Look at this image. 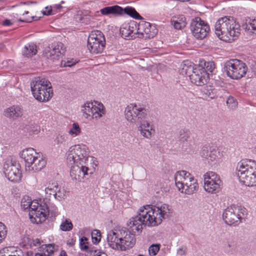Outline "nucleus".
I'll use <instances>...</instances> for the list:
<instances>
[{
	"mask_svg": "<svg viewBox=\"0 0 256 256\" xmlns=\"http://www.w3.org/2000/svg\"><path fill=\"white\" fill-rule=\"evenodd\" d=\"M94 234L95 232H92V242L94 244H96L100 241V238H98L97 236H94Z\"/></svg>",
	"mask_w": 256,
	"mask_h": 256,
	"instance_id": "obj_51",
	"label": "nucleus"
},
{
	"mask_svg": "<svg viewBox=\"0 0 256 256\" xmlns=\"http://www.w3.org/2000/svg\"><path fill=\"white\" fill-rule=\"evenodd\" d=\"M40 248L48 252V256H50L54 253V246L52 244H43Z\"/></svg>",
	"mask_w": 256,
	"mask_h": 256,
	"instance_id": "obj_41",
	"label": "nucleus"
},
{
	"mask_svg": "<svg viewBox=\"0 0 256 256\" xmlns=\"http://www.w3.org/2000/svg\"><path fill=\"white\" fill-rule=\"evenodd\" d=\"M160 244H152L148 248V252L150 255L151 256H156L157 253L160 250Z\"/></svg>",
	"mask_w": 256,
	"mask_h": 256,
	"instance_id": "obj_40",
	"label": "nucleus"
},
{
	"mask_svg": "<svg viewBox=\"0 0 256 256\" xmlns=\"http://www.w3.org/2000/svg\"><path fill=\"white\" fill-rule=\"evenodd\" d=\"M50 84V82L45 78H35L30 82V88L33 96L38 100H45L44 96L42 98V96L39 95L40 94V92L46 90Z\"/></svg>",
	"mask_w": 256,
	"mask_h": 256,
	"instance_id": "obj_19",
	"label": "nucleus"
},
{
	"mask_svg": "<svg viewBox=\"0 0 256 256\" xmlns=\"http://www.w3.org/2000/svg\"><path fill=\"white\" fill-rule=\"evenodd\" d=\"M138 32L137 26L134 23L123 24L120 28L122 36L128 40L134 38Z\"/></svg>",
	"mask_w": 256,
	"mask_h": 256,
	"instance_id": "obj_26",
	"label": "nucleus"
},
{
	"mask_svg": "<svg viewBox=\"0 0 256 256\" xmlns=\"http://www.w3.org/2000/svg\"><path fill=\"white\" fill-rule=\"evenodd\" d=\"M71 166L70 176L73 180L81 182L86 176L92 174V172L89 169L87 164H72Z\"/></svg>",
	"mask_w": 256,
	"mask_h": 256,
	"instance_id": "obj_20",
	"label": "nucleus"
},
{
	"mask_svg": "<svg viewBox=\"0 0 256 256\" xmlns=\"http://www.w3.org/2000/svg\"><path fill=\"white\" fill-rule=\"evenodd\" d=\"M37 52L36 46L34 44H28L24 48L22 54L26 57H30Z\"/></svg>",
	"mask_w": 256,
	"mask_h": 256,
	"instance_id": "obj_30",
	"label": "nucleus"
},
{
	"mask_svg": "<svg viewBox=\"0 0 256 256\" xmlns=\"http://www.w3.org/2000/svg\"><path fill=\"white\" fill-rule=\"evenodd\" d=\"M54 214L56 213V211H54Z\"/></svg>",
	"mask_w": 256,
	"mask_h": 256,
	"instance_id": "obj_62",
	"label": "nucleus"
},
{
	"mask_svg": "<svg viewBox=\"0 0 256 256\" xmlns=\"http://www.w3.org/2000/svg\"><path fill=\"white\" fill-rule=\"evenodd\" d=\"M200 66L204 70V71L206 73V74L204 76V79L206 82L207 77L210 73L212 74L215 69L214 63L212 61L205 62L204 64V66L202 64H201Z\"/></svg>",
	"mask_w": 256,
	"mask_h": 256,
	"instance_id": "obj_31",
	"label": "nucleus"
},
{
	"mask_svg": "<svg viewBox=\"0 0 256 256\" xmlns=\"http://www.w3.org/2000/svg\"><path fill=\"white\" fill-rule=\"evenodd\" d=\"M138 30V32H140L142 36L146 39L154 38L158 32V30L154 26L144 20L140 22Z\"/></svg>",
	"mask_w": 256,
	"mask_h": 256,
	"instance_id": "obj_21",
	"label": "nucleus"
},
{
	"mask_svg": "<svg viewBox=\"0 0 256 256\" xmlns=\"http://www.w3.org/2000/svg\"><path fill=\"white\" fill-rule=\"evenodd\" d=\"M59 256H67L66 252L64 250H62L60 252Z\"/></svg>",
	"mask_w": 256,
	"mask_h": 256,
	"instance_id": "obj_56",
	"label": "nucleus"
},
{
	"mask_svg": "<svg viewBox=\"0 0 256 256\" xmlns=\"http://www.w3.org/2000/svg\"><path fill=\"white\" fill-rule=\"evenodd\" d=\"M88 152L84 145H74L70 148L67 158V163L70 165L72 164H86L88 160Z\"/></svg>",
	"mask_w": 256,
	"mask_h": 256,
	"instance_id": "obj_11",
	"label": "nucleus"
},
{
	"mask_svg": "<svg viewBox=\"0 0 256 256\" xmlns=\"http://www.w3.org/2000/svg\"><path fill=\"white\" fill-rule=\"evenodd\" d=\"M32 204V200L28 196H24L21 200L22 208L26 210H30V206Z\"/></svg>",
	"mask_w": 256,
	"mask_h": 256,
	"instance_id": "obj_36",
	"label": "nucleus"
},
{
	"mask_svg": "<svg viewBox=\"0 0 256 256\" xmlns=\"http://www.w3.org/2000/svg\"><path fill=\"white\" fill-rule=\"evenodd\" d=\"M20 156L25 162L26 171L36 172L40 171L46 166V161L42 155L37 153L32 148L24 150Z\"/></svg>",
	"mask_w": 256,
	"mask_h": 256,
	"instance_id": "obj_5",
	"label": "nucleus"
},
{
	"mask_svg": "<svg viewBox=\"0 0 256 256\" xmlns=\"http://www.w3.org/2000/svg\"><path fill=\"white\" fill-rule=\"evenodd\" d=\"M80 132L81 129L78 123L72 124V128L68 131V134L73 136H78Z\"/></svg>",
	"mask_w": 256,
	"mask_h": 256,
	"instance_id": "obj_37",
	"label": "nucleus"
},
{
	"mask_svg": "<svg viewBox=\"0 0 256 256\" xmlns=\"http://www.w3.org/2000/svg\"><path fill=\"white\" fill-rule=\"evenodd\" d=\"M200 64L194 66L192 62L185 61L182 64V73L188 76L191 82L196 86H202L206 83L204 76L206 73Z\"/></svg>",
	"mask_w": 256,
	"mask_h": 256,
	"instance_id": "obj_8",
	"label": "nucleus"
},
{
	"mask_svg": "<svg viewBox=\"0 0 256 256\" xmlns=\"http://www.w3.org/2000/svg\"><path fill=\"white\" fill-rule=\"evenodd\" d=\"M203 96L206 98L210 100L215 98L218 96V90L211 86H206L203 91Z\"/></svg>",
	"mask_w": 256,
	"mask_h": 256,
	"instance_id": "obj_29",
	"label": "nucleus"
},
{
	"mask_svg": "<svg viewBox=\"0 0 256 256\" xmlns=\"http://www.w3.org/2000/svg\"><path fill=\"white\" fill-rule=\"evenodd\" d=\"M50 210L46 202L40 204L36 201H32L29 210V218L32 222L36 224L44 222L49 215Z\"/></svg>",
	"mask_w": 256,
	"mask_h": 256,
	"instance_id": "obj_10",
	"label": "nucleus"
},
{
	"mask_svg": "<svg viewBox=\"0 0 256 256\" xmlns=\"http://www.w3.org/2000/svg\"><path fill=\"white\" fill-rule=\"evenodd\" d=\"M215 32L221 40L230 42L234 40L240 34V25L232 17L224 16L216 22Z\"/></svg>",
	"mask_w": 256,
	"mask_h": 256,
	"instance_id": "obj_3",
	"label": "nucleus"
},
{
	"mask_svg": "<svg viewBox=\"0 0 256 256\" xmlns=\"http://www.w3.org/2000/svg\"><path fill=\"white\" fill-rule=\"evenodd\" d=\"M247 215V210L244 206L232 205L224 211L222 218L225 223L230 226L239 224L242 218Z\"/></svg>",
	"mask_w": 256,
	"mask_h": 256,
	"instance_id": "obj_7",
	"label": "nucleus"
},
{
	"mask_svg": "<svg viewBox=\"0 0 256 256\" xmlns=\"http://www.w3.org/2000/svg\"><path fill=\"white\" fill-rule=\"evenodd\" d=\"M64 1H62L61 2V4H64Z\"/></svg>",
	"mask_w": 256,
	"mask_h": 256,
	"instance_id": "obj_63",
	"label": "nucleus"
},
{
	"mask_svg": "<svg viewBox=\"0 0 256 256\" xmlns=\"http://www.w3.org/2000/svg\"><path fill=\"white\" fill-rule=\"evenodd\" d=\"M226 250L229 252H234L236 250V245L234 242L228 241L226 246Z\"/></svg>",
	"mask_w": 256,
	"mask_h": 256,
	"instance_id": "obj_46",
	"label": "nucleus"
},
{
	"mask_svg": "<svg viewBox=\"0 0 256 256\" xmlns=\"http://www.w3.org/2000/svg\"><path fill=\"white\" fill-rule=\"evenodd\" d=\"M254 152L256 153V148H255V149H254Z\"/></svg>",
	"mask_w": 256,
	"mask_h": 256,
	"instance_id": "obj_64",
	"label": "nucleus"
},
{
	"mask_svg": "<svg viewBox=\"0 0 256 256\" xmlns=\"http://www.w3.org/2000/svg\"><path fill=\"white\" fill-rule=\"evenodd\" d=\"M76 63V60H74L72 59L70 60H62L61 62V65L63 66L64 67H71L72 66L74 65Z\"/></svg>",
	"mask_w": 256,
	"mask_h": 256,
	"instance_id": "obj_45",
	"label": "nucleus"
},
{
	"mask_svg": "<svg viewBox=\"0 0 256 256\" xmlns=\"http://www.w3.org/2000/svg\"><path fill=\"white\" fill-rule=\"evenodd\" d=\"M46 9L48 10L47 11H45L44 12V14L46 16H50L51 14H54V13H53V9L52 6H50V8L48 6H46Z\"/></svg>",
	"mask_w": 256,
	"mask_h": 256,
	"instance_id": "obj_49",
	"label": "nucleus"
},
{
	"mask_svg": "<svg viewBox=\"0 0 256 256\" xmlns=\"http://www.w3.org/2000/svg\"><path fill=\"white\" fill-rule=\"evenodd\" d=\"M174 180L178 190L185 194H192L198 188L196 180L186 170L177 172L174 175Z\"/></svg>",
	"mask_w": 256,
	"mask_h": 256,
	"instance_id": "obj_6",
	"label": "nucleus"
},
{
	"mask_svg": "<svg viewBox=\"0 0 256 256\" xmlns=\"http://www.w3.org/2000/svg\"><path fill=\"white\" fill-rule=\"evenodd\" d=\"M40 92V94H39V95L42 96V98H43L44 96L45 99L43 100H39L40 102H44L48 100L50 98L52 97L53 94L51 84L49 86L48 88H46V90H42Z\"/></svg>",
	"mask_w": 256,
	"mask_h": 256,
	"instance_id": "obj_34",
	"label": "nucleus"
},
{
	"mask_svg": "<svg viewBox=\"0 0 256 256\" xmlns=\"http://www.w3.org/2000/svg\"><path fill=\"white\" fill-rule=\"evenodd\" d=\"M86 240H88V238L85 236H82V238H80V246L81 250L86 251L88 250V246L87 245L88 243L87 242H85V241Z\"/></svg>",
	"mask_w": 256,
	"mask_h": 256,
	"instance_id": "obj_43",
	"label": "nucleus"
},
{
	"mask_svg": "<svg viewBox=\"0 0 256 256\" xmlns=\"http://www.w3.org/2000/svg\"><path fill=\"white\" fill-rule=\"evenodd\" d=\"M250 67L252 72L256 76V62L252 61V62L250 64Z\"/></svg>",
	"mask_w": 256,
	"mask_h": 256,
	"instance_id": "obj_52",
	"label": "nucleus"
},
{
	"mask_svg": "<svg viewBox=\"0 0 256 256\" xmlns=\"http://www.w3.org/2000/svg\"><path fill=\"white\" fill-rule=\"evenodd\" d=\"M3 46V45L2 44H0V48H2Z\"/></svg>",
	"mask_w": 256,
	"mask_h": 256,
	"instance_id": "obj_61",
	"label": "nucleus"
},
{
	"mask_svg": "<svg viewBox=\"0 0 256 256\" xmlns=\"http://www.w3.org/2000/svg\"><path fill=\"white\" fill-rule=\"evenodd\" d=\"M178 140L180 143H190L192 141L191 134L189 131L180 130L179 132Z\"/></svg>",
	"mask_w": 256,
	"mask_h": 256,
	"instance_id": "obj_32",
	"label": "nucleus"
},
{
	"mask_svg": "<svg viewBox=\"0 0 256 256\" xmlns=\"http://www.w3.org/2000/svg\"><path fill=\"white\" fill-rule=\"evenodd\" d=\"M4 172L8 179L12 182H18L21 178L20 165L16 162L7 160L4 164Z\"/></svg>",
	"mask_w": 256,
	"mask_h": 256,
	"instance_id": "obj_16",
	"label": "nucleus"
},
{
	"mask_svg": "<svg viewBox=\"0 0 256 256\" xmlns=\"http://www.w3.org/2000/svg\"><path fill=\"white\" fill-rule=\"evenodd\" d=\"M36 244H40V240H39V239H38V238H36Z\"/></svg>",
	"mask_w": 256,
	"mask_h": 256,
	"instance_id": "obj_58",
	"label": "nucleus"
},
{
	"mask_svg": "<svg viewBox=\"0 0 256 256\" xmlns=\"http://www.w3.org/2000/svg\"><path fill=\"white\" fill-rule=\"evenodd\" d=\"M22 130L29 135L36 134L40 130V126L34 122H28L22 126Z\"/></svg>",
	"mask_w": 256,
	"mask_h": 256,
	"instance_id": "obj_27",
	"label": "nucleus"
},
{
	"mask_svg": "<svg viewBox=\"0 0 256 256\" xmlns=\"http://www.w3.org/2000/svg\"><path fill=\"white\" fill-rule=\"evenodd\" d=\"M218 154L216 146L208 144L204 146L200 151V156L206 160L208 162H215L218 158Z\"/></svg>",
	"mask_w": 256,
	"mask_h": 256,
	"instance_id": "obj_23",
	"label": "nucleus"
},
{
	"mask_svg": "<svg viewBox=\"0 0 256 256\" xmlns=\"http://www.w3.org/2000/svg\"><path fill=\"white\" fill-rule=\"evenodd\" d=\"M100 12L103 15L112 14L114 16H118L127 14L136 20L143 19L134 8L129 6H127L124 8L118 5L106 6L102 8L100 10Z\"/></svg>",
	"mask_w": 256,
	"mask_h": 256,
	"instance_id": "obj_13",
	"label": "nucleus"
},
{
	"mask_svg": "<svg viewBox=\"0 0 256 256\" xmlns=\"http://www.w3.org/2000/svg\"><path fill=\"white\" fill-rule=\"evenodd\" d=\"M36 17L34 16H31L30 17H28V18H24V20H22V19H20L19 20L20 22H32V20H37L38 19L36 18V19H34Z\"/></svg>",
	"mask_w": 256,
	"mask_h": 256,
	"instance_id": "obj_48",
	"label": "nucleus"
},
{
	"mask_svg": "<svg viewBox=\"0 0 256 256\" xmlns=\"http://www.w3.org/2000/svg\"><path fill=\"white\" fill-rule=\"evenodd\" d=\"M58 183L55 181L50 182L47 184L45 188L46 194L50 196L52 195L54 196V195L56 194V192L58 188Z\"/></svg>",
	"mask_w": 256,
	"mask_h": 256,
	"instance_id": "obj_33",
	"label": "nucleus"
},
{
	"mask_svg": "<svg viewBox=\"0 0 256 256\" xmlns=\"http://www.w3.org/2000/svg\"><path fill=\"white\" fill-rule=\"evenodd\" d=\"M24 108L21 105H12L4 110L3 114L4 116L16 120L21 118L24 114Z\"/></svg>",
	"mask_w": 256,
	"mask_h": 256,
	"instance_id": "obj_25",
	"label": "nucleus"
},
{
	"mask_svg": "<svg viewBox=\"0 0 256 256\" xmlns=\"http://www.w3.org/2000/svg\"><path fill=\"white\" fill-rule=\"evenodd\" d=\"M121 234L122 235L121 251H124L127 249L132 248L136 244L134 235L126 229L121 230Z\"/></svg>",
	"mask_w": 256,
	"mask_h": 256,
	"instance_id": "obj_24",
	"label": "nucleus"
},
{
	"mask_svg": "<svg viewBox=\"0 0 256 256\" xmlns=\"http://www.w3.org/2000/svg\"><path fill=\"white\" fill-rule=\"evenodd\" d=\"M62 6L60 4H55L54 5L52 8L53 9V12H54V13H57L61 10L62 8Z\"/></svg>",
	"mask_w": 256,
	"mask_h": 256,
	"instance_id": "obj_50",
	"label": "nucleus"
},
{
	"mask_svg": "<svg viewBox=\"0 0 256 256\" xmlns=\"http://www.w3.org/2000/svg\"><path fill=\"white\" fill-rule=\"evenodd\" d=\"M172 213V207L167 204L160 206H144L138 212V215L130 218L128 226L130 230L138 234L142 232V226L154 227L160 224L162 219L168 218Z\"/></svg>",
	"mask_w": 256,
	"mask_h": 256,
	"instance_id": "obj_1",
	"label": "nucleus"
},
{
	"mask_svg": "<svg viewBox=\"0 0 256 256\" xmlns=\"http://www.w3.org/2000/svg\"><path fill=\"white\" fill-rule=\"evenodd\" d=\"M104 108L103 104L101 103H99L98 106H96L92 102H86L82 106L81 111L86 118H98L104 114Z\"/></svg>",
	"mask_w": 256,
	"mask_h": 256,
	"instance_id": "obj_18",
	"label": "nucleus"
},
{
	"mask_svg": "<svg viewBox=\"0 0 256 256\" xmlns=\"http://www.w3.org/2000/svg\"><path fill=\"white\" fill-rule=\"evenodd\" d=\"M126 120L131 124L138 125V130L140 136L150 139L155 133L154 126L150 122L146 120L148 116L147 110L140 104H130L124 110Z\"/></svg>",
	"mask_w": 256,
	"mask_h": 256,
	"instance_id": "obj_2",
	"label": "nucleus"
},
{
	"mask_svg": "<svg viewBox=\"0 0 256 256\" xmlns=\"http://www.w3.org/2000/svg\"><path fill=\"white\" fill-rule=\"evenodd\" d=\"M92 232H95V234H94V236H100V237L101 235H100V230H94Z\"/></svg>",
	"mask_w": 256,
	"mask_h": 256,
	"instance_id": "obj_55",
	"label": "nucleus"
},
{
	"mask_svg": "<svg viewBox=\"0 0 256 256\" xmlns=\"http://www.w3.org/2000/svg\"><path fill=\"white\" fill-rule=\"evenodd\" d=\"M66 51V48L61 42H54L45 48L43 56L48 59L54 62L59 60L61 54Z\"/></svg>",
	"mask_w": 256,
	"mask_h": 256,
	"instance_id": "obj_17",
	"label": "nucleus"
},
{
	"mask_svg": "<svg viewBox=\"0 0 256 256\" xmlns=\"http://www.w3.org/2000/svg\"><path fill=\"white\" fill-rule=\"evenodd\" d=\"M222 71L230 78L238 80L245 76L248 71V67L242 60L232 59L224 63Z\"/></svg>",
	"mask_w": 256,
	"mask_h": 256,
	"instance_id": "obj_9",
	"label": "nucleus"
},
{
	"mask_svg": "<svg viewBox=\"0 0 256 256\" xmlns=\"http://www.w3.org/2000/svg\"><path fill=\"white\" fill-rule=\"evenodd\" d=\"M222 182L220 176L213 172L204 174V188L207 192L215 194L221 189Z\"/></svg>",
	"mask_w": 256,
	"mask_h": 256,
	"instance_id": "obj_14",
	"label": "nucleus"
},
{
	"mask_svg": "<svg viewBox=\"0 0 256 256\" xmlns=\"http://www.w3.org/2000/svg\"><path fill=\"white\" fill-rule=\"evenodd\" d=\"M226 104L230 108L234 110L237 107L238 102L233 96H229L226 100Z\"/></svg>",
	"mask_w": 256,
	"mask_h": 256,
	"instance_id": "obj_39",
	"label": "nucleus"
},
{
	"mask_svg": "<svg viewBox=\"0 0 256 256\" xmlns=\"http://www.w3.org/2000/svg\"><path fill=\"white\" fill-rule=\"evenodd\" d=\"M242 27L247 33L256 35V19H250L248 21L246 20V22L243 24Z\"/></svg>",
	"mask_w": 256,
	"mask_h": 256,
	"instance_id": "obj_28",
	"label": "nucleus"
},
{
	"mask_svg": "<svg viewBox=\"0 0 256 256\" xmlns=\"http://www.w3.org/2000/svg\"><path fill=\"white\" fill-rule=\"evenodd\" d=\"M68 244L70 246H73L74 244V243L73 242H70L68 243Z\"/></svg>",
	"mask_w": 256,
	"mask_h": 256,
	"instance_id": "obj_60",
	"label": "nucleus"
},
{
	"mask_svg": "<svg viewBox=\"0 0 256 256\" xmlns=\"http://www.w3.org/2000/svg\"><path fill=\"white\" fill-rule=\"evenodd\" d=\"M29 13V12L28 11H24V12L23 13V15H24V14H27Z\"/></svg>",
	"mask_w": 256,
	"mask_h": 256,
	"instance_id": "obj_59",
	"label": "nucleus"
},
{
	"mask_svg": "<svg viewBox=\"0 0 256 256\" xmlns=\"http://www.w3.org/2000/svg\"><path fill=\"white\" fill-rule=\"evenodd\" d=\"M66 136L65 135L58 134L56 136L55 142L58 144H64L66 140Z\"/></svg>",
	"mask_w": 256,
	"mask_h": 256,
	"instance_id": "obj_47",
	"label": "nucleus"
},
{
	"mask_svg": "<svg viewBox=\"0 0 256 256\" xmlns=\"http://www.w3.org/2000/svg\"><path fill=\"white\" fill-rule=\"evenodd\" d=\"M6 234V230H5L4 224L0 222V242L3 240Z\"/></svg>",
	"mask_w": 256,
	"mask_h": 256,
	"instance_id": "obj_44",
	"label": "nucleus"
},
{
	"mask_svg": "<svg viewBox=\"0 0 256 256\" xmlns=\"http://www.w3.org/2000/svg\"><path fill=\"white\" fill-rule=\"evenodd\" d=\"M2 24L4 26H10L12 24V22L10 20L6 19L3 20Z\"/></svg>",
	"mask_w": 256,
	"mask_h": 256,
	"instance_id": "obj_54",
	"label": "nucleus"
},
{
	"mask_svg": "<svg viewBox=\"0 0 256 256\" xmlns=\"http://www.w3.org/2000/svg\"><path fill=\"white\" fill-rule=\"evenodd\" d=\"M73 224L68 219H66L60 225V229L64 232L70 231L72 230Z\"/></svg>",
	"mask_w": 256,
	"mask_h": 256,
	"instance_id": "obj_38",
	"label": "nucleus"
},
{
	"mask_svg": "<svg viewBox=\"0 0 256 256\" xmlns=\"http://www.w3.org/2000/svg\"><path fill=\"white\" fill-rule=\"evenodd\" d=\"M172 24L174 26V28L176 30H180L182 28H184L186 26V22L184 20H182L181 22H178V20H173L172 21Z\"/></svg>",
	"mask_w": 256,
	"mask_h": 256,
	"instance_id": "obj_42",
	"label": "nucleus"
},
{
	"mask_svg": "<svg viewBox=\"0 0 256 256\" xmlns=\"http://www.w3.org/2000/svg\"><path fill=\"white\" fill-rule=\"evenodd\" d=\"M56 192V194L54 195V198L60 200L64 198L66 192L64 187H62L58 184Z\"/></svg>",
	"mask_w": 256,
	"mask_h": 256,
	"instance_id": "obj_35",
	"label": "nucleus"
},
{
	"mask_svg": "<svg viewBox=\"0 0 256 256\" xmlns=\"http://www.w3.org/2000/svg\"><path fill=\"white\" fill-rule=\"evenodd\" d=\"M236 174L240 181L248 186H256V162L242 160L238 164Z\"/></svg>",
	"mask_w": 256,
	"mask_h": 256,
	"instance_id": "obj_4",
	"label": "nucleus"
},
{
	"mask_svg": "<svg viewBox=\"0 0 256 256\" xmlns=\"http://www.w3.org/2000/svg\"><path fill=\"white\" fill-rule=\"evenodd\" d=\"M190 28L194 36L198 40L205 38L210 30L209 26L199 17H196L192 20Z\"/></svg>",
	"mask_w": 256,
	"mask_h": 256,
	"instance_id": "obj_15",
	"label": "nucleus"
},
{
	"mask_svg": "<svg viewBox=\"0 0 256 256\" xmlns=\"http://www.w3.org/2000/svg\"><path fill=\"white\" fill-rule=\"evenodd\" d=\"M122 236L121 230L109 232L107 235V242L110 247L115 250H121Z\"/></svg>",
	"mask_w": 256,
	"mask_h": 256,
	"instance_id": "obj_22",
	"label": "nucleus"
},
{
	"mask_svg": "<svg viewBox=\"0 0 256 256\" xmlns=\"http://www.w3.org/2000/svg\"><path fill=\"white\" fill-rule=\"evenodd\" d=\"M178 254L180 256H182L186 253V248L182 247L178 250Z\"/></svg>",
	"mask_w": 256,
	"mask_h": 256,
	"instance_id": "obj_53",
	"label": "nucleus"
},
{
	"mask_svg": "<svg viewBox=\"0 0 256 256\" xmlns=\"http://www.w3.org/2000/svg\"><path fill=\"white\" fill-rule=\"evenodd\" d=\"M105 38L100 30L92 32L88 38V48L92 54L102 53L105 47Z\"/></svg>",
	"mask_w": 256,
	"mask_h": 256,
	"instance_id": "obj_12",
	"label": "nucleus"
},
{
	"mask_svg": "<svg viewBox=\"0 0 256 256\" xmlns=\"http://www.w3.org/2000/svg\"><path fill=\"white\" fill-rule=\"evenodd\" d=\"M35 256H46V254L42 253H36V254Z\"/></svg>",
	"mask_w": 256,
	"mask_h": 256,
	"instance_id": "obj_57",
	"label": "nucleus"
}]
</instances>
